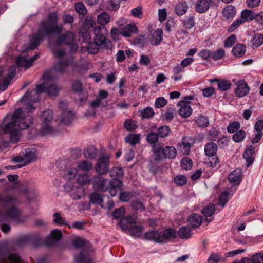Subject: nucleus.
Returning <instances> with one entry per match:
<instances>
[{"label":"nucleus","mask_w":263,"mask_h":263,"mask_svg":"<svg viewBox=\"0 0 263 263\" xmlns=\"http://www.w3.org/2000/svg\"><path fill=\"white\" fill-rule=\"evenodd\" d=\"M33 121V118L30 116H25L22 109H17L12 115L6 117L4 132L9 134L12 142H17L21 135V130L29 127Z\"/></svg>","instance_id":"nucleus-1"},{"label":"nucleus","mask_w":263,"mask_h":263,"mask_svg":"<svg viewBox=\"0 0 263 263\" xmlns=\"http://www.w3.org/2000/svg\"><path fill=\"white\" fill-rule=\"evenodd\" d=\"M58 19V15L56 12H54L48 15L49 23L46 21H42L41 22L40 27L35 34V36L31 41L29 49H32L36 48L45 36L52 33L60 34L62 32V26L57 24Z\"/></svg>","instance_id":"nucleus-2"},{"label":"nucleus","mask_w":263,"mask_h":263,"mask_svg":"<svg viewBox=\"0 0 263 263\" xmlns=\"http://www.w3.org/2000/svg\"><path fill=\"white\" fill-rule=\"evenodd\" d=\"M4 201V210L0 211V222L14 219L17 222H23L26 219L25 216H22L21 211L16 204L18 200L14 196L7 195L5 197Z\"/></svg>","instance_id":"nucleus-3"},{"label":"nucleus","mask_w":263,"mask_h":263,"mask_svg":"<svg viewBox=\"0 0 263 263\" xmlns=\"http://www.w3.org/2000/svg\"><path fill=\"white\" fill-rule=\"evenodd\" d=\"M53 71H48L43 76L44 82L36 86V88L31 92H27L22 98V100H28L32 102H37L39 100V95L45 90L48 85V81L52 79V73Z\"/></svg>","instance_id":"nucleus-4"},{"label":"nucleus","mask_w":263,"mask_h":263,"mask_svg":"<svg viewBox=\"0 0 263 263\" xmlns=\"http://www.w3.org/2000/svg\"><path fill=\"white\" fill-rule=\"evenodd\" d=\"M153 152L155 155L154 159L157 161L163 159H173L177 155L176 148L172 146L163 147L154 145Z\"/></svg>","instance_id":"nucleus-5"},{"label":"nucleus","mask_w":263,"mask_h":263,"mask_svg":"<svg viewBox=\"0 0 263 263\" xmlns=\"http://www.w3.org/2000/svg\"><path fill=\"white\" fill-rule=\"evenodd\" d=\"M42 125L41 132L43 135L54 134V129L50 125L53 119V112L51 110L44 111L41 116Z\"/></svg>","instance_id":"nucleus-6"},{"label":"nucleus","mask_w":263,"mask_h":263,"mask_svg":"<svg viewBox=\"0 0 263 263\" xmlns=\"http://www.w3.org/2000/svg\"><path fill=\"white\" fill-rule=\"evenodd\" d=\"M59 108L62 111V114L60 116L61 122L65 125L70 124L73 118V114L71 111L67 109L66 103L61 102L59 103Z\"/></svg>","instance_id":"nucleus-7"},{"label":"nucleus","mask_w":263,"mask_h":263,"mask_svg":"<svg viewBox=\"0 0 263 263\" xmlns=\"http://www.w3.org/2000/svg\"><path fill=\"white\" fill-rule=\"evenodd\" d=\"M110 181L106 179H103L99 176H95L92 179V184L95 189L104 192L108 189Z\"/></svg>","instance_id":"nucleus-8"},{"label":"nucleus","mask_w":263,"mask_h":263,"mask_svg":"<svg viewBox=\"0 0 263 263\" xmlns=\"http://www.w3.org/2000/svg\"><path fill=\"white\" fill-rule=\"evenodd\" d=\"M73 59L72 58H70L67 60H62L56 63L54 66V68L50 71H53L52 73V77H55L54 73L55 71L64 73L66 71L68 67L72 65H75Z\"/></svg>","instance_id":"nucleus-9"},{"label":"nucleus","mask_w":263,"mask_h":263,"mask_svg":"<svg viewBox=\"0 0 263 263\" xmlns=\"http://www.w3.org/2000/svg\"><path fill=\"white\" fill-rule=\"evenodd\" d=\"M108 162L107 157L104 156L100 157L95 167L96 172L100 175L106 174L109 169Z\"/></svg>","instance_id":"nucleus-10"},{"label":"nucleus","mask_w":263,"mask_h":263,"mask_svg":"<svg viewBox=\"0 0 263 263\" xmlns=\"http://www.w3.org/2000/svg\"><path fill=\"white\" fill-rule=\"evenodd\" d=\"M177 105L180 107L178 112L181 117L187 118L191 115L193 110L187 101H180L178 102Z\"/></svg>","instance_id":"nucleus-11"},{"label":"nucleus","mask_w":263,"mask_h":263,"mask_svg":"<svg viewBox=\"0 0 263 263\" xmlns=\"http://www.w3.org/2000/svg\"><path fill=\"white\" fill-rule=\"evenodd\" d=\"M235 93L238 97H242L247 95L250 90V87L243 80L238 81L236 83Z\"/></svg>","instance_id":"nucleus-12"},{"label":"nucleus","mask_w":263,"mask_h":263,"mask_svg":"<svg viewBox=\"0 0 263 263\" xmlns=\"http://www.w3.org/2000/svg\"><path fill=\"white\" fill-rule=\"evenodd\" d=\"M194 143V139L191 137H183L179 148L184 155L189 154L191 147Z\"/></svg>","instance_id":"nucleus-13"},{"label":"nucleus","mask_w":263,"mask_h":263,"mask_svg":"<svg viewBox=\"0 0 263 263\" xmlns=\"http://www.w3.org/2000/svg\"><path fill=\"white\" fill-rule=\"evenodd\" d=\"M75 36L71 32H67L64 34L61 39V42H63L67 45H70L71 52L76 51L78 49V45L74 43Z\"/></svg>","instance_id":"nucleus-14"},{"label":"nucleus","mask_w":263,"mask_h":263,"mask_svg":"<svg viewBox=\"0 0 263 263\" xmlns=\"http://www.w3.org/2000/svg\"><path fill=\"white\" fill-rule=\"evenodd\" d=\"M176 237V232L173 229H167L160 231V243H165Z\"/></svg>","instance_id":"nucleus-15"},{"label":"nucleus","mask_w":263,"mask_h":263,"mask_svg":"<svg viewBox=\"0 0 263 263\" xmlns=\"http://www.w3.org/2000/svg\"><path fill=\"white\" fill-rule=\"evenodd\" d=\"M135 223V218L130 216L121 218L118 222V224L123 232L129 231L132 226Z\"/></svg>","instance_id":"nucleus-16"},{"label":"nucleus","mask_w":263,"mask_h":263,"mask_svg":"<svg viewBox=\"0 0 263 263\" xmlns=\"http://www.w3.org/2000/svg\"><path fill=\"white\" fill-rule=\"evenodd\" d=\"M104 27L101 26H97L93 29L95 36L94 42L100 47L104 46L106 44V38L105 36L101 33V31Z\"/></svg>","instance_id":"nucleus-17"},{"label":"nucleus","mask_w":263,"mask_h":263,"mask_svg":"<svg viewBox=\"0 0 263 263\" xmlns=\"http://www.w3.org/2000/svg\"><path fill=\"white\" fill-rule=\"evenodd\" d=\"M215 211V205L213 203H210L208 206L202 209V213L203 215L205 217V221L208 223L211 222L213 220V218L212 217L214 214Z\"/></svg>","instance_id":"nucleus-18"},{"label":"nucleus","mask_w":263,"mask_h":263,"mask_svg":"<svg viewBox=\"0 0 263 263\" xmlns=\"http://www.w3.org/2000/svg\"><path fill=\"white\" fill-rule=\"evenodd\" d=\"M229 181L234 185L239 184L242 180V172L240 169H236L232 171L228 177Z\"/></svg>","instance_id":"nucleus-19"},{"label":"nucleus","mask_w":263,"mask_h":263,"mask_svg":"<svg viewBox=\"0 0 263 263\" xmlns=\"http://www.w3.org/2000/svg\"><path fill=\"white\" fill-rule=\"evenodd\" d=\"M235 7L231 5L226 6L222 11L223 17L226 20H232L236 14Z\"/></svg>","instance_id":"nucleus-20"},{"label":"nucleus","mask_w":263,"mask_h":263,"mask_svg":"<svg viewBox=\"0 0 263 263\" xmlns=\"http://www.w3.org/2000/svg\"><path fill=\"white\" fill-rule=\"evenodd\" d=\"M24 160H25L24 165L29 164L32 161H34L36 159V154L34 149L28 148L23 152Z\"/></svg>","instance_id":"nucleus-21"},{"label":"nucleus","mask_w":263,"mask_h":263,"mask_svg":"<svg viewBox=\"0 0 263 263\" xmlns=\"http://www.w3.org/2000/svg\"><path fill=\"white\" fill-rule=\"evenodd\" d=\"M210 7V3L208 0H198L195 6V10L200 13L208 11Z\"/></svg>","instance_id":"nucleus-22"},{"label":"nucleus","mask_w":263,"mask_h":263,"mask_svg":"<svg viewBox=\"0 0 263 263\" xmlns=\"http://www.w3.org/2000/svg\"><path fill=\"white\" fill-rule=\"evenodd\" d=\"M54 78L55 77L52 76V78L48 81V85L46 88V92L51 97L56 96L60 90V88L53 82Z\"/></svg>","instance_id":"nucleus-23"},{"label":"nucleus","mask_w":263,"mask_h":263,"mask_svg":"<svg viewBox=\"0 0 263 263\" xmlns=\"http://www.w3.org/2000/svg\"><path fill=\"white\" fill-rule=\"evenodd\" d=\"M123 185L122 181L118 179H113L110 181L109 186H108L109 192L112 197L117 194V189L120 188Z\"/></svg>","instance_id":"nucleus-24"},{"label":"nucleus","mask_w":263,"mask_h":263,"mask_svg":"<svg viewBox=\"0 0 263 263\" xmlns=\"http://www.w3.org/2000/svg\"><path fill=\"white\" fill-rule=\"evenodd\" d=\"M160 232L157 230H151L146 232L143 235L144 239L160 243Z\"/></svg>","instance_id":"nucleus-25"},{"label":"nucleus","mask_w":263,"mask_h":263,"mask_svg":"<svg viewBox=\"0 0 263 263\" xmlns=\"http://www.w3.org/2000/svg\"><path fill=\"white\" fill-rule=\"evenodd\" d=\"M8 259L11 263H20L21 259L18 255L12 253L9 255L4 252H0V260H6Z\"/></svg>","instance_id":"nucleus-26"},{"label":"nucleus","mask_w":263,"mask_h":263,"mask_svg":"<svg viewBox=\"0 0 263 263\" xmlns=\"http://www.w3.org/2000/svg\"><path fill=\"white\" fill-rule=\"evenodd\" d=\"M162 30L161 29H157L152 34L151 44L152 45H158L162 41Z\"/></svg>","instance_id":"nucleus-27"},{"label":"nucleus","mask_w":263,"mask_h":263,"mask_svg":"<svg viewBox=\"0 0 263 263\" xmlns=\"http://www.w3.org/2000/svg\"><path fill=\"white\" fill-rule=\"evenodd\" d=\"M62 236V232L57 229L51 231L50 236L47 240L46 243L48 245H52L55 242L59 241Z\"/></svg>","instance_id":"nucleus-28"},{"label":"nucleus","mask_w":263,"mask_h":263,"mask_svg":"<svg viewBox=\"0 0 263 263\" xmlns=\"http://www.w3.org/2000/svg\"><path fill=\"white\" fill-rule=\"evenodd\" d=\"M217 145L214 142H209L205 145L204 152L205 155L208 157L215 156L217 151Z\"/></svg>","instance_id":"nucleus-29"},{"label":"nucleus","mask_w":263,"mask_h":263,"mask_svg":"<svg viewBox=\"0 0 263 263\" xmlns=\"http://www.w3.org/2000/svg\"><path fill=\"white\" fill-rule=\"evenodd\" d=\"M187 221L191 224L192 227L196 228L201 225L202 219L200 215L194 213L188 217Z\"/></svg>","instance_id":"nucleus-30"},{"label":"nucleus","mask_w":263,"mask_h":263,"mask_svg":"<svg viewBox=\"0 0 263 263\" xmlns=\"http://www.w3.org/2000/svg\"><path fill=\"white\" fill-rule=\"evenodd\" d=\"M137 28L135 25L127 24L121 31L120 33L124 37H130L133 33L136 32Z\"/></svg>","instance_id":"nucleus-31"},{"label":"nucleus","mask_w":263,"mask_h":263,"mask_svg":"<svg viewBox=\"0 0 263 263\" xmlns=\"http://www.w3.org/2000/svg\"><path fill=\"white\" fill-rule=\"evenodd\" d=\"M231 191L228 189L221 193L219 197L218 204L224 207L229 200V196H232Z\"/></svg>","instance_id":"nucleus-32"},{"label":"nucleus","mask_w":263,"mask_h":263,"mask_svg":"<svg viewBox=\"0 0 263 263\" xmlns=\"http://www.w3.org/2000/svg\"><path fill=\"white\" fill-rule=\"evenodd\" d=\"M93 164L87 160H81L77 163V169L83 172H88L92 168Z\"/></svg>","instance_id":"nucleus-33"},{"label":"nucleus","mask_w":263,"mask_h":263,"mask_svg":"<svg viewBox=\"0 0 263 263\" xmlns=\"http://www.w3.org/2000/svg\"><path fill=\"white\" fill-rule=\"evenodd\" d=\"M107 105V102H105V103L103 102V103L102 104L101 100L97 98L95 100L92 101L91 102H90V107L92 109V112H89V111H88L85 114V115L87 117L94 116L96 114V111L94 110V109L96 107H97L99 106L105 107Z\"/></svg>","instance_id":"nucleus-34"},{"label":"nucleus","mask_w":263,"mask_h":263,"mask_svg":"<svg viewBox=\"0 0 263 263\" xmlns=\"http://www.w3.org/2000/svg\"><path fill=\"white\" fill-rule=\"evenodd\" d=\"M246 47L242 44L236 45L232 49L233 54L238 58L242 57L246 53Z\"/></svg>","instance_id":"nucleus-35"},{"label":"nucleus","mask_w":263,"mask_h":263,"mask_svg":"<svg viewBox=\"0 0 263 263\" xmlns=\"http://www.w3.org/2000/svg\"><path fill=\"white\" fill-rule=\"evenodd\" d=\"M85 195V190L82 186L74 188L70 196L73 200H79L81 199Z\"/></svg>","instance_id":"nucleus-36"},{"label":"nucleus","mask_w":263,"mask_h":263,"mask_svg":"<svg viewBox=\"0 0 263 263\" xmlns=\"http://www.w3.org/2000/svg\"><path fill=\"white\" fill-rule=\"evenodd\" d=\"M192 234V230L189 226H183L178 231V236L181 239H188Z\"/></svg>","instance_id":"nucleus-37"},{"label":"nucleus","mask_w":263,"mask_h":263,"mask_svg":"<svg viewBox=\"0 0 263 263\" xmlns=\"http://www.w3.org/2000/svg\"><path fill=\"white\" fill-rule=\"evenodd\" d=\"M254 152V148L253 146H250L248 148H246L244 154L243 158L246 160L248 162L247 166H249L253 162L254 158L253 155Z\"/></svg>","instance_id":"nucleus-38"},{"label":"nucleus","mask_w":263,"mask_h":263,"mask_svg":"<svg viewBox=\"0 0 263 263\" xmlns=\"http://www.w3.org/2000/svg\"><path fill=\"white\" fill-rule=\"evenodd\" d=\"M77 182L81 186L87 185L91 182L92 183V180L89 176L86 174L79 175L77 177Z\"/></svg>","instance_id":"nucleus-39"},{"label":"nucleus","mask_w":263,"mask_h":263,"mask_svg":"<svg viewBox=\"0 0 263 263\" xmlns=\"http://www.w3.org/2000/svg\"><path fill=\"white\" fill-rule=\"evenodd\" d=\"M254 17L252 10L245 9L241 11L240 18L245 23L253 20Z\"/></svg>","instance_id":"nucleus-40"},{"label":"nucleus","mask_w":263,"mask_h":263,"mask_svg":"<svg viewBox=\"0 0 263 263\" xmlns=\"http://www.w3.org/2000/svg\"><path fill=\"white\" fill-rule=\"evenodd\" d=\"M83 153L85 158L93 159L97 157V150L95 147L91 146L85 148Z\"/></svg>","instance_id":"nucleus-41"},{"label":"nucleus","mask_w":263,"mask_h":263,"mask_svg":"<svg viewBox=\"0 0 263 263\" xmlns=\"http://www.w3.org/2000/svg\"><path fill=\"white\" fill-rule=\"evenodd\" d=\"M188 9V6L185 2L178 3L175 8V13L178 15H182L185 14Z\"/></svg>","instance_id":"nucleus-42"},{"label":"nucleus","mask_w":263,"mask_h":263,"mask_svg":"<svg viewBox=\"0 0 263 263\" xmlns=\"http://www.w3.org/2000/svg\"><path fill=\"white\" fill-rule=\"evenodd\" d=\"M16 64L18 67H25V68H28L32 65L30 59H27L25 56L18 57L16 60Z\"/></svg>","instance_id":"nucleus-43"},{"label":"nucleus","mask_w":263,"mask_h":263,"mask_svg":"<svg viewBox=\"0 0 263 263\" xmlns=\"http://www.w3.org/2000/svg\"><path fill=\"white\" fill-rule=\"evenodd\" d=\"M110 21V16L106 12H102L98 15L97 18V23L101 25H105L108 24Z\"/></svg>","instance_id":"nucleus-44"},{"label":"nucleus","mask_w":263,"mask_h":263,"mask_svg":"<svg viewBox=\"0 0 263 263\" xmlns=\"http://www.w3.org/2000/svg\"><path fill=\"white\" fill-rule=\"evenodd\" d=\"M90 202L93 204L101 205L103 202V197L101 194L97 192H93L89 196Z\"/></svg>","instance_id":"nucleus-45"},{"label":"nucleus","mask_w":263,"mask_h":263,"mask_svg":"<svg viewBox=\"0 0 263 263\" xmlns=\"http://www.w3.org/2000/svg\"><path fill=\"white\" fill-rule=\"evenodd\" d=\"M143 230L144 228L142 226L134 224L129 231L130 232L131 235L136 237H139Z\"/></svg>","instance_id":"nucleus-46"},{"label":"nucleus","mask_w":263,"mask_h":263,"mask_svg":"<svg viewBox=\"0 0 263 263\" xmlns=\"http://www.w3.org/2000/svg\"><path fill=\"white\" fill-rule=\"evenodd\" d=\"M252 46L258 47L263 44V34L261 33L256 34L251 41Z\"/></svg>","instance_id":"nucleus-47"},{"label":"nucleus","mask_w":263,"mask_h":263,"mask_svg":"<svg viewBox=\"0 0 263 263\" xmlns=\"http://www.w3.org/2000/svg\"><path fill=\"white\" fill-rule=\"evenodd\" d=\"M175 109L174 108H167L165 112L162 115V117L163 120L166 121H170L173 120L174 117Z\"/></svg>","instance_id":"nucleus-48"},{"label":"nucleus","mask_w":263,"mask_h":263,"mask_svg":"<svg viewBox=\"0 0 263 263\" xmlns=\"http://www.w3.org/2000/svg\"><path fill=\"white\" fill-rule=\"evenodd\" d=\"M140 141L139 134H129L125 137V142L134 145Z\"/></svg>","instance_id":"nucleus-49"},{"label":"nucleus","mask_w":263,"mask_h":263,"mask_svg":"<svg viewBox=\"0 0 263 263\" xmlns=\"http://www.w3.org/2000/svg\"><path fill=\"white\" fill-rule=\"evenodd\" d=\"M134 194L132 192L128 191H122L119 194V199L124 202H126L133 198Z\"/></svg>","instance_id":"nucleus-50"},{"label":"nucleus","mask_w":263,"mask_h":263,"mask_svg":"<svg viewBox=\"0 0 263 263\" xmlns=\"http://www.w3.org/2000/svg\"><path fill=\"white\" fill-rule=\"evenodd\" d=\"M72 90L78 94H81L84 89L83 84L80 81L76 80L72 84Z\"/></svg>","instance_id":"nucleus-51"},{"label":"nucleus","mask_w":263,"mask_h":263,"mask_svg":"<svg viewBox=\"0 0 263 263\" xmlns=\"http://www.w3.org/2000/svg\"><path fill=\"white\" fill-rule=\"evenodd\" d=\"M218 89L222 91H227L231 86V83L229 80H223L219 81L217 84Z\"/></svg>","instance_id":"nucleus-52"},{"label":"nucleus","mask_w":263,"mask_h":263,"mask_svg":"<svg viewBox=\"0 0 263 263\" xmlns=\"http://www.w3.org/2000/svg\"><path fill=\"white\" fill-rule=\"evenodd\" d=\"M246 135V132L244 130H239L233 135L232 139L236 142H240L245 138Z\"/></svg>","instance_id":"nucleus-53"},{"label":"nucleus","mask_w":263,"mask_h":263,"mask_svg":"<svg viewBox=\"0 0 263 263\" xmlns=\"http://www.w3.org/2000/svg\"><path fill=\"white\" fill-rule=\"evenodd\" d=\"M195 122L199 126L202 127H206L209 124L208 118L202 115H200L197 117Z\"/></svg>","instance_id":"nucleus-54"},{"label":"nucleus","mask_w":263,"mask_h":263,"mask_svg":"<svg viewBox=\"0 0 263 263\" xmlns=\"http://www.w3.org/2000/svg\"><path fill=\"white\" fill-rule=\"evenodd\" d=\"M100 46L97 44L94 41L90 42L86 45L87 49L89 53L95 54L97 53L100 48Z\"/></svg>","instance_id":"nucleus-55"},{"label":"nucleus","mask_w":263,"mask_h":263,"mask_svg":"<svg viewBox=\"0 0 263 263\" xmlns=\"http://www.w3.org/2000/svg\"><path fill=\"white\" fill-rule=\"evenodd\" d=\"M249 263H263V253L259 252L253 254L249 258Z\"/></svg>","instance_id":"nucleus-56"},{"label":"nucleus","mask_w":263,"mask_h":263,"mask_svg":"<svg viewBox=\"0 0 263 263\" xmlns=\"http://www.w3.org/2000/svg\"><path fill=\"white\" fill-rule=\"evenodd\" d=\"M240 127V124L238 121L230 123L227 126V129L229 133L237 132Z\"/></svg>","instance_id":"nucleus-57"},{"label":"nucleus","mask_w":263,"mask_h":263,"mask_svg":"<svg viewBox=\"0 0 263 263\" xmlns=\"http://www.w3.org/2000/svg\"><path fill=\"white\" fill-rule=\"evenodd\" d=\"M174 182L178 186H183L187 182V178L184 175H177L174 179Z\"/></svg>","instance_id":"nucleus-58"},{"label":"nucleus","mask_w":263,"mask_h":263,"mask_svg":"<svg viewBox=\"0 0 263 263\" xmlns=\"http://www.w3.org/2000/svg\"><path fill=\"white\" fill-rule=\"evenodd\" d=\"M158 134L161 138L167 137L170 133V129L168 126H162L158 129Z\"/></svg>","instance_id":"nucleus-59"},{"label":"nucleus","mask_w":263,"mask_h":263,"mask_svg":"<svg viewBox=\"0 0 263 263\" xmlns=\"http://www.w3.org/2000/svg\"><path fill=\"white\" fill-rule=\"evenodd\" d=\"M225 54L223 49H219L215 51H212V59L214 60H218L222 59Z\"/></svg>","instance_id":"nucleus-60"},{"label":"nucleus","mask_w":263,"mask_h":263,"mask_svg":"<svg viewBox=\"0 0 263 263\" xmlns=\"http://www.w3.org/2000/svg\"><path fill=\"white\" fill-rule=\"evenodd\" d=\"M243 23V21H242L240 18L236 19L229 27L228 28V31L229 32H232L234 31L236 28H237L241 24Z\"/></svg>","instance_id":"nucleus-61"},{"label":"nucleus","mask_w":263,"mask_h":263,"mask_svg":"<svg viewBox=\"0 0 263 263\" xmlns=\"http://www.w3.org/2000/svg\"><path fill=\"white\" fill-rule=\"evenodd\" d=\"M75 9L78 13L83 15H85L87 12L85 5L81 2L75 4Z\"/></svg>","instance_id":"nucleus-62"},{"label":"nucleus","mask_w":263,"mask_h":263,"mask_svg":"<svg viewBox=\"0 0 263 263\" xmlns=\"http://www.w3.org/2000/svg\"><path fill=\"white\" fill-rule=\"evenodd\" d=\"M75 261L76 263H91L90 259L88 258L82 253L75 256Z\"/></svg>","instance_id":"nucleus-63"},{"label":"nucleus","mask_w":263,"mask_h":263,"mask_svg":"<svg viewBox=\"0 0 263 263\" xmlns=\"http://www.w3.org/2000/svg\"><path fill=\"white\" fill-rule=\"evenodd\" d=\"M181 167L184 170H190L192 167V161L189 158H184L181 161Z\"/></svg>","instance_id":"nucleus-64"}]
</instances>
